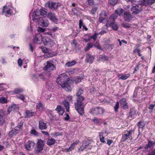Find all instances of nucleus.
<instances>
[{
	"label": "nucleus",
	"instance_id": "1",
	"mask_svg": "<svg viewBox=\"0 0 155 155\" xmlns=\"http://www.w3.org/2000/svg\"><path fill=\"white\" fill-rule=\"evenodd\" d=\"M67 79L65 75L62 74L58 76L56 81L58 85H60L67 91H70L73 87L74 82L70 79L66 81Z\"/></svg>",
	"mask_w": 155,
	"mask_h": 155
},
{
	"label": "nucleus",
	"instance_id": "2",
	"mask_svg": "<svg viewBox=\"0 0 155 155\" xmlns=\"http://www.w3.org/2000/svg\"><path fill=\"white\" fill-rule=\"evenodd\" d=\"M44 69L47 71L44 72L39 75L40 78L43 80L47 79L50 77L51 74L48 72H51L55 70L56 67L53 64L52 61H48L47 62L45 66Z\"/></svg>",
	"mask_w": 155,
	"mask_h": 155
},
{
	"label": "nucleus",
	"instance_id": "3",
	"mask_svg": "<svg viewBox=\"0 0 155 155\" xmlns=\"http://www.w3.org/2000/svg\"><path fill=\"white\" fill-rule=\"evenodd\" d=\"M76 99L74 103L75 108L78 113L81 115L84 114V105L83 101L84 100Z\"/></svg>",
	"mask_w": 155,
	"mask_h": 155
},
{
	"label": "nucleus",
	"instance_id": "4",
	"mask_svg": "<svg viewBox=\"0 0 155 155\" xmlns=\"http://www.w3.org/2000/svg\"><path fill=\"white\" fill-rule=\"evenodd\" d=\"M105 110L101 107H93L91 111V112L93 114L97 115L101 114L104 113Z\"/></svg>",
	"mask_w": 155,
	"mask_h": 155
},
{
	"label": "nucleus",
	"instance_id": "5",
	"mask_svg": "<svg viewBox=\"0 0 155 155\" xmlns=\"http://www.w3.org/2000/svg\"><path fill=\"white\" fill-rule=\"evenodd\" d=\"M61 6V4L59 3L49 2L46 4V7H48L52 9L56 10Z\"/></svg>",
	"mask_w": 155,
	"mask_h": 155
},
{
	"label": "nucleus",
	"instance_id": "6",
	"mask_svg": "<svg viewBox=\"0 0 155 155\" xmlns=\"http://www.w3.org/2000/svg\"><path fill=\"white\" fill-rule=\"evenodd\" d=\"M38 23L43 27H47L49 24L48 20L45 18L42 17H40L38 19Z\"/></svg>",
	"mask_w": 155,
	"mask_h": 155
},
{
	"label": "nucleus",
	"instance_id": "7",
	"mask_svg": "<svg viewBox=\"0 0 155 155\" xmlns=\"http://www.w3.org/2000/svg\"><path fill=\"white\" fill-rule=\"evenodd\" d=\"M142 10L141 6L137 5L132 6L131 8L132 13L134 15H136L140 13Z\"/></svg>",
	"mask_w": 155,
	"mask_h": 155
},
{
	"label": "nucleus",
	"instance_id": "8",
	"mask_svg": "<svg viewBox=\"0 0 155 155\" xmlns=\"http://www.w3.org/2000/svg\"><path fill=\"white\" fill-rule=\"evenodd\" d=\"M134 131V130L133 129L129 130L127 131V133L122 135V137L121 139V141L122 142H124L127 140L128 139L130 138V137H131V139H132V138L131 136V135Z\"/></svg>",
	"mask_w": 155,
	"mask_h": 155
},
{
	"label": "nucleus",
	"instance_id": "9",
	"mask_svg": "<svg viewBox=\"0 0 155 155\" xmlns=\"http://www.w3.org/2000/svg\"><path fill=\"white\" fill-rule=\"evenodd\" d=\"M37 142V147L36 150L38 152H41L43 149L45 145V141L41 139H38Z\"/></svg>",
	"mask_w": 155,
	"mask_h": 155
},
{
	"label": "nucleus",
	"instance_id": "10",
	"mask_svg": "<svg viewBox=\"0 0 155 155\" xmlns=\"http://www.w3.org/2000/svg\"><path fill=\"white\" fill-rule=\"evenodd\" d=\"M106 26L107 27L110 26L114 30L116 31L118 30V28L117 25L114 22H111L110 21H108L106 23Z\"/></svg>",
	"mask_w": 155,
	"mask_h": 155
},
{
	"label": "nucleus",
	"instance_id": "11",
	"mask_svg": "<svg viewBox=\"0 0 155 155\" xmlns=\"http://www.w3.org/2000/svg\"><path fill=\"white\" fill-rule=\"evenodd\" d=\"M2 12L5 13L6 16L9 17L12 13V11L8 7L5 6L3 8Z\"/></svg>",
	"mask_w": 155,
	"mask_h": 155
},
{
	"label": "nucleus",
	"instance_id": "12",
	"mask_svg": "<svg viewBox=\"0 0 155 155\" xmlns=\"http://www.w3.org/2000/svg\"><path fill=\"white\" fill-rule=\"evenodd\" d=\"M123 17L124 20L127 22L130 21L133 18L131 15L128 12H124V13Z\"/></svg>",
	"mask_w": 155,
	"mask_h": 155
},
{
	"label": "nucleus",
	"instance_id": "13",
	"mask_svg": "<svg viewBox=\"0 0 155 155\" xmlns=\"http://www.w3.org/2000/svg\"><path fill=\"white\" fill-rule=\"evenodd\" d=\"M35 144L34 141L29 140L26 143L25 145V148L27 150H31L34 147Z\"/></svg>",
	"mask_w": 155,
	"mask_h": 155
},
{
	"label": "nucleus",
	"instance_id": "14",
	"mask_svg": "<svg viewBox=\"0 0 155 155\" xmlns=\"http://www.w3.org/2000/svg\"><path fill=\"white\" fill-rule=\"evenodd\" d=\"M120 104L122 107L124 109H126L128 108V106L125 98H123L120 100Z\"/></svg>",
	"mask_w": 155,
	"mask_h": 155
},
{
	"label": "nucleus",
	"instance_id": "15",
	"mask_svg": "<svg viewBox=\"0 0 155 155\" xmlns=\"http://www.w3.org/2000/svg\"><path fill=\"white\" fill-rule=\"evenodd\" d=\"M47 17L49 18L52 21L54 22L57 21V19L55 15L52 12H49L47 15Z\"/></svg>",
	"mask_w": 155,
	"mask_h": 155
},
{
	"label": "nucleus",
	"instance_id": "16",
	"mask_svg": "<svg viewBox=\"0 0 155 155\" xmlns=\"http://www.w3.org/2000/svg\"><path fill=\"white\" fill-rule=\"evenodd\" d=\"M83 90L81 89H79L78 92H77L76 95L77 97V99L79 100L82 99L84 100V97L82 96V95L83 94Z\"/></svg>",
	"mask_w": 155,
	"mask_h": 155
},
{
	"label": "nucleus",
	"instance_id": "17",
	"mask_svg": "<svg viewBox=\"0 0 155 155\" xmlns=\"http://www.w3.org/2000/svg\"><path fill=\"white\" fill-rule=\"evenodd\" d=\"M41 35L40 34H38L35 35L34 39V43L37 44H40L41 42L40 40H41Z\"/></svg>",
	"mask_w": 155,
	"mask_h": 155
},
{
	"label": "nucleus",
	"instance_id": "18",
	"mask_svg": "<svg viewBox=\"0 0 155 155\" xmlns=\"http://www.w3.org/2000/svg\"><path fill=\"white\" fill-rule=\"evenodd\" d=\"M94 56L90 54H87L85 62L87 63L89 62L91 64L94 61Z\"/></svg>",
	"mask_w": 155,
	"mask_h": 155
},
{
	"label": "nucleus",
	"instance_id": "19",
	"mask_svg": "<svg viewBox=\"0 0 155 155\" xmlns=\"http://www.w3.org/2000/svg\"><path fill=\"white\" fill-rule=\"evenodd\" d=\"M106 17L107 15L105 12L104 11L102 12L99 15V22L101 23L103 22V21L105 20Z\"/></svg>",
	"mask_w": 155,
	"mask_h": 155
},
{
	"label": "nucleus",
	"instance_id": "20",
	"mask_svg": "<svg viewBox=\"0 0 155 155\" xmlns=\"http://www.w3.org/2000/svg\"><path fill=\"white\" fill-rule=\"evenodd\" d=\"M39 128L41 130L46 129L47 128V124L44 122L43 120H39Z\"/></svg>",
	"mask_w": 155,
	"mask_h": 155
},
{
	"label": "nucleus",
	"instance_id": "21",
	"mask_svg": "<svg viewBox=\"0 0 155 155\" xmlns=\"http://www.w3.org/2000/svg\"><path fill=\"white\" fill-rule=\"evenodd\" d=\"M40 15L38 10H36L32 14V20L34 21L37 19L38 21V19L40 17H39Z\"/></svg>",
	"mask_w": 155,
	"mask_h": 155
},
{
	"label": "nucleus",
	"instance_id": "22",
	"mask_svg": "<svg viewBox=\"0 0 155 155\" xmlns=\"http://www.w3.org/2000/svg\"><path fill=\"white\" fill-rule=\"evenodd\" d=\"M55 110L57 111L58 113L60 115H62L64 113V109L61 106L58 105Z\"/></svg>",
	"mask_w": 155,
	"mask_h": 155
},
{
	"label": "nucleus",
	"instance_id": "23",
	"mask_svg": "<svg viewBox=\"0 0 155 155\" xmlns=\"http://www.w3.org/2000/svg\"><path fill=\"white\" fill-rule=\"evenodd\" d=\"M25 116L27 117H29L34 116L35 113L34 112H32L31 110H27L26 111Z\"/></svg>",
	"mask_w": 155,
	"mask_h": 155
},
{
	"label": "nucleus",
	"instance_id": "24",
	"mask_svg": "<svg viewBox=\"0 0 155 155\" xmlns=\"http://www.w3.org/2000/svg\"><path fill=\"white\" fill-rule=\"evenodd\" d=\"M55 141L54 138L49 139L47 141V144L48 146H51L54 144Z\"/></svg>",
	"mask_w": 155,
	"mask_h": 155
},
{
	"label": "nucleus",
	"instance_id": "25",
	"mask_svg": "<svg viewBox=\"0 0 155 155\" xmlns=\"http://www.w3.org/2000/svg\"><path fill=\"white\" fill-rule=\"evenodd\" d=\"M18 133V131L15 128L13 130H12L9 133V135L11 136H13L14 135H15Z\"/></svg>",
	"mask_w": 155,
	"mask_h": 155
},
{
	"label": "nucleus",
	"instance_id": "26",
	"mask_svg": "<svg viewBox=\"0 0 155 155\" xmlns=\"http://www.w3.org/2000/svg\"><path fill=\"white\" fill-rule=\"evenodd\" d=\"M117 17V15L116 13L113 14L110 17L108 21H110L111 22H114L115 20Z\"/></svg>",
	"mask_w": 155,
	"mask_h": 155
},
{
	"label": "nucleus",
	"instance_id": "27",
	"mask_svg": "<svg viewBox=\"0 0 155 155\" xmlns=\"http://www.w3.org/2000/svg\"><path fill=\"white\" fill-rule=\"evenodd\" d=\"M154 143V142L153 141L148 140V143L145 146V148L146 149H148L152 147Z\"/></svg>",
	"mask_w": 155,
	"mask_h": 155
},
{
	"label": "nucleus",
	"instance_id": "28",
	"mask_svg": "<svg viewBox=\"0 0 155 155\" xmlns=\"http://www.w3.org/2000/svg\"><path fill=\"white\" fill-rule=\"evenodd\" d=\"M63 104L64 105L65 108L66 109V111L68 112H69V102L66 101H64L63 102Z\"/></svg>",
	"mask_w": 155,
	"mask_h": 155
},
{
	"label": "nucleus",
	"instance_id": "29",
	"mask_svg": "<svg viewBox=\"0 0 155 155\" xmlns=\"http://www.w3.org/2000/svg\"><path fill=\"white\" fill-rule=\"evenodd\" d=\"M41 41L43 42L45 45L47 46L49 41V38L47 36L41 38Z\"/></svg>",
	"mask_w": 155,
	"mask_h": 155
},
{
	"label": "nucleus",
	"instance_id": "30",
	"mask_svg": "<svg viewBox=\"0 0 155 155\" xmlns=\"http://www.w3.org/2000/svg\"><path fill=\"white\" fill-rule=\"evenodd\" d=\"M16 108V105L15 104H12L11 106L9 107L8 110V114L13 110H15Z\"/></svg>",
	"mask_w": 155,
	"mask_h": 155
},
{
	"label": "nucleus",
	"instance_id": "31",
	"mask_svg": "<svg viewBox=\"0 0 155 155\" xmlns=\"http://www.w3.org/2000/svg\"><path fill=\"white\" fill-rule=\"evenodd\" d=\"M23 124V121H21L18 123L17 126L15 127V128L19 131L20 129H21L22 128Z\"/></svg>",
	"mask_w": 155,
	"mask_h": 155
},
{
	"label": "nucleus",
	"instance_id": "32",
	"mask_svg": "<svg viewBox=\"0 0 155 155\" xmlns=\"http://www.w3.org/2000/svg\"><path fill=\"white\" fill-rule=\"evenodd\" d=\"M76 63V61L73 60L71 62H68L66 64V66L68 67H71L75 65Z\"/></svg>",
	"mask_w": 155,
	"mask_h": 155
},
{
	"label": "nucleus",
	"instance_id": "33",
	"mask_svg": "<svg viewBox=\"0 0 155 155\" xmlns=\"http://www.w3.org/2000/svg\"><path fill=\"white\" fill-rule=\"evenodd\" d=\"M136 112V111L134 108H132L130 109V115L131 117L132 118L135 115Z\"/></svg>",
	"mask_w": 155,
	"mask_h": 155
},
{
	"label": "nucleus",
	"instance_id": "34",
	"mask_svg": "<svg viewBox=\"0 0 155 155\" xmlns=\"http://www.w3.org/2000/svg\"><path fill=\"white\" fill-rule=\"evenodd\" d=\"M93 46V44L92 43H88L86 47L85 48L84 50L85 51H87L90 48H92Z\"/></svg>",
	"mask_w": 155,
	"mask_h": 155
},
{
	"label": "nucleus",
	"instance_id": "35",
	"mask_svg": "<svg viewBox=\"0 0 155 155\" xmlns=\"http://www.w3.org/2000/svg\"><path fill=\"white\" fill-rule=\"evenodd\" d=\"M124 11L122 9L118 8L116 10L115 12L117 15H118L120 16V15Z\"/></svg>",
	"mask_w": 155,
	"mask_h": 155
},
{
	"label": "nucleus",
	"instance_id": "36",
	"mask_svg": "<svg viewBox=\"0 0 155 155\" xmlns=\"http://www.w3.org/2000/svg\"><path fill=\"white\" fill-rule=\"evenodd\" d=\"M99 134V137L100 141L103 143H104L105 141L104 140V137L103 136V133H100Z\"/></svg>",
	"mask_w": 155,
	"mask_h": 155
},
{
	"label": "nucleus",
	"instance_id": "37",
	"mask_svg": "<svg viewBox=\"0 0 155 155\" xmlns=\"http://www.w3.org/2000/svg\"><path fill=\"white\" fill-rule=\"evenodd\" d=\"M139 2L140 4L139 5H140V6H141V5H143L145 6L147 5V1H146L145 0H139Z\"/></svg>",
	"mask_w": 155,
	"mask_h": 155
},
{
	"label": "nucleus",
	"instance_id": "38",
	"mask_svg": "<svg viewBox=\"0 0 155 155\" xmlns=\"http://www.w3.org/2000/svg\"><path fill=\"white\" fill-rule=\"evenodd\" d=\"M37 107L38 109L42 110L44 109V106L41 102H39L38 105H37Z\"/></svg>",
	"mask_w": 155,
	"mask_h": 155
},
{
	"label": "nucleus",
	"instance_id": "39",
	"mask_svg": "<svg viewBox=\"0 0 155 155\" xmlns=\"http://www.w3.org/2000/svg\"><path fill=\"white\" fill-rule=\"evenodd\" d=\"M39 14L40 15L44 16L46 15L47 13V11L45 10L41 9L39 10H38Z\"/></svg>",
	"mask_w": 155,
	"mask_h": 155
},
{
	"label": "nucleus",
	"instance_id": "40",
	"mask_svg": "<svg viewBox=\"0 0 155 155\" xmlns=\"http://www.w3.org/2000/svg\"><path fill=\"white\" fill-rule=\"evenodd\" d=\"M130 76V75L129 74H127L124 75H122L121 77H120V79L122 80H125L128 78Z\"/></svg>",
	"mask_w": 155,
	"mask_h": 155
},
{
	"label": "nucleus",
	"instance_id": "41",
	"mask_svg": "<svg viewBox=\"0 0 155 155\" xmlns=\"http://www.w3.org/2000/svg\"><path fill=\"white\" fill-rule=\"evenodd\" d=\"M42 51L44 53H48L49 52V49L47 48L44 47H40Z\"/></svg>",
	"mask_w": 155,
	"mask_h": 155
},
{
	"label": "nucleus",
	"instance_id": "42",
	"mask_svg": "<svg viewBox=\"0 0 155 155\" xmlns=\"http://www.w3.org/2000/svg\"><path fill=\"white\" fill-rule=\"evenodd\" d=\"M47 86L48 87V89L50 90L53 88L54 85L53 84L50 82H48L46 84Z\"/></svg>",
	"mask_w": 155,
	"mask_h": 155
},
{
	"label": "nucleus",
	"instance_id": "43",
	"mask_svg": "<svg viewBox=\"0 0 155 155\" xmlns=\"http://www.w3.org/2000/svg\"><path fill=\"white\" fill-rule=\"evenodd\" d=\"M137 126L138 127V128L139 129L140 128L143 129V127L144 126V124L142 122L140 121L137 124Z\"/></svg>",
	"mask_w": 155,
	"mask_h": 155
},
{
	"label": "nucleus",
	"instance_id": "44",
	"mask_svg": "<svg viewBox=\"0 0 155 155\" xmlns=\"http://www.w3.org/2000/svg\"><path fill=\"white\" fill-rule=\"evenodd\" d=\"M23 90L22 88H18L15 89L14 91V93L16 94H18L21 93L23 92Z\"/></svg>",
	"mask_w": 155,
	"mask_h": 155
},
{
	"label": "nucleus",
	"instance_id": "45",
	"mask_svg": "<svg viewBox=\"0 0 155 155\" xmlns=\"http://www.w3.org/2000/svg\"><path fill=\"white\" fill-rule=\"evenodd\" d=\"M100 58L104 61H107L108 60L109 58L105 55L103 54L101 55Z\"/></svg>",
	"mask_w": 155,
	"mask_h": 155
},
{
	"label": "nucleus",
	"instance_id": "46",
	"mask_svg": "<svg viewBox=\"0 0 155 155\" xmlns=\"http://www.w3.org/2000/svg\"><path fill=\"white\" fill-rule=\"evenodd\" d=\"M7 102V99L5 97H0V103L4 104Z\"/></svg>",
	"mask_w": 155,
	"mask_h": 155
},
{
	"label": "nucleus",
	"instance_id": "47",
	"mask_svg": "<svg viewBox=\"0 0 155 155\" xmlns=\"http://www.w3.org/2000/svg\"><path fill=\"white\" fill-rule=\"evenodd\" d=\"M98 9V8L97 7L93 8L91 10L90 13L93 15H94Z\"/></svg>",
	"mask_w": 155,
	"mask_h": 155
},
{
	"label": "nucleus",
	"instance_id": "48",
	"mask_svg": "<svg viewBox=\"0 0 155 155\" xmlns=\"http://www.w3.org/2000/svg\"><path fill=\"white\" fill-rule=\"evenodd\" d=\"M119 108V102L118 101H117L116 104L114 107V110L116 112L118 111V109Z\"/></svg>",
	"mask_w": 155,
	"mask_h": 155
},
{
	"label": "nucleus",
	"instance_id": "49",
	"mask_svg": "<svg viewBox=\"0 0 155 155\" xmlns=\"http://www.w3.org/2000/svg\"><path fill=\"white\" fill-rule=\"evenodd\" d=\"M155 2V0H147V5H151L153 4Z\"/></svg>",
	"mask_w": 155,
	"mask_h": 155
},
{
	"label": "nucleus",
	"instance_id": "50",
	"mask_svg": "<svg viewBox=\"0 0 155 155\" xmlns=\"http://www.w3.org/2000/svg\"><path fill=\"white\" fill-rule=\"evenodd\" d=\"M74 147L71 144V145L70 147L68 149L64 150V151L67 152H70L71 151Z\"/></svg>",
	"mask_w": 155,
	"mask_h": 155
},
{
	"label": "nucleus",
	"instance_id": "51",
	"mask_svg": "<svg viewBox=\"0 0 155 155\" xmlns=\"http://www.w3.org/2000/svg\"><path fill=\"white\" fill-rule=\"evenodd\" d=\"M54 42L53 41L49 38V41L48 42V43L47 46H52L54 45Z\"/></svg>",
	"mask_w": 155,
	"mask_h": 155
},
{
	"label": "nucleus",
	"instance_id": "52",
	"mask_svg": "<svg viewBox=\"0 0 155 155\" xmlns=\"http://www.w3.org/2000/svg\"><path fill=\"white\" fill-rule=\"evenodd\" d=\"M109 2L112 5H114L117 3V1L116 0H109Z\"/></svg>",
	"mask_w": 155,
	"mask_h": 155
},
{
	"label": "nucleus",
	"instance_id": "53",
	"mask_svg": "<svg viewBox=\"0 0 155 155\" xmlns=\"http://www.w3.org/2000/svg\"><path fill=\"white\" fill-rule=\"evenodd\" d=\"M121 25L125 28H129L130 27V25L127 23H123L121 24Z\"/></svg>",
	"mask_w": 155,
	"mask_h": 155
},
{
	"label": "nucleus",
	"instance_id": "54",
	"mask_svg": "<svg viewBox=\"0 0 155 155\" xmlns=\"http://www.w3.org/2000/svg\"><path fill=\"white\" fill-rule=\"evenodd\" d=\"M16 97L17 98L19 99L22 101H24L25 99L24 96L22 95H17L16 96Z\"/></svg>",
	"mask_w": 155,
	"mask_h": 155
},
{
	"label": "nucleus",
	"instance_id": "55",
	"mask_svg": "<svg viewBox=\"0 0 155 155\" xmlns=\"http://www.w3.org/2000/svg\"><path fill=\"white\" fill-rule=\"evenodd\" d=\"M87 4L90 5H92L94 4V0H87Z\"/></svg>",
	"mask_w": 155,
	"mask_h": 155
},
{
	"label": "nucleus",
	"instance_id": "56",
	"mask_svg": "<svg viewBox=\"0 0 155 155\" xmlns=\"http://www.w3.org/2000/svg\"><path fill=\"white\" fill-rule=\"evenodd\" d=\"M4 122V120L3 116L0 115V125L2 124Z\"/></svg>",
	"mask_w": 155,
	"mask_h": 155
},
{
	"label": "nucleus",
	"instance_id": "57",
	"mask_svg": "<svg viewBox=\"0 0 155 155\" xmlns=\"http://www.w3.org/2000/svg\"><path fill=\"white\" fill-rule=\"evenodd\" d=\"M89 145V143L87 141H85L84 143H83V144L82 146L84 147V148H86L87 146H88Z\"/></svg>",
	"mask_w": 155,
	"mask_h": 155
},
{
	"label": "nucleus",
	"instance_id": "58",
	"mask_svg": "<svg viewBox=\"0 0 155 155\" xmlns=\"http://www.w3.org/2000/svg\"><path fill=\"white\" fill-rule=\"evenodd\" d=\"M94 46L95 47H96L98 49L101 50V48L100 47L99 43L97 42H96L94 44Z\"/></svg>",
	"mask_w": 155,
	"mask_h": 155
},
{
	"label": "nucleus",
	"instance_id": "59",
	"mask_svg": "<svg viewBox=\"0 0 155 155\" xmlns=\"http://www.w3.org/2000/svg\"><path fill=\"white\" fill-rule=\"evenodd\" d=\"M98 34V33H95L94 34L91 36V38L93 39L94 41H95L96 38H97V36Z\"/></svg>",
	"mask_w": 155,
	"mask_h": 155
},
{
	"label": "nucleus",
	"instance_id": "60",
	"mask_svg": "<svg viewBox=\"0 0 155 155\" xmlns=\"http://www.w3.org/2000/svg\"><path fill=\"white\" fill-rule=\"evenodd\" d=\"M30 133L35 135H37L38 134V132L34 129H32L31 130Z\"/></svg>",
	"mask_w": 155,
	"mask_h": 155
},
{
	"label": "nucleus",
	"instance_id": "61",
	"mask_svg": "<svg viewBox=\"0 0 155 155\" xmlns=\"http://www.w3.org/2000/svg\"><path fill=\"white\" fill-rule=\"evenodd\" d=\"M37 30L38 32H43L45 31V29L40 27H38Z\"/></svg>",
	"mask_w": 155,
	"mask_h": 155
},
{
	"label": "nucleus",
	"instance_id": "62",
	"mask_svg": "<svg viewBox=\"0 0 155 155\" xmlns=\"http://www.w3.org/2000/svg\"><path fill=\"white\" fill-rule=\"evenodd\" d=\"M18 62L19 65L20 66H21L22 64V61L21 59H18Z\"/></svg>",
	"mask_w": 155,
	"mask_h": 155
},
{
	"label": "nucleus",
	"instance_id": "63",
	"mask_svg": "<svg viewBox=\"0 0 155 155\" xmlns=\"http://www.w3.org/2000/svg\"><path fill=\"white\" fill-rule=\"evenodd\" d=\"M62 135V133L60 132H55L54 134V135L56 137Z\"/></svg>",
	"mask_w": 155,
	"mask_h": 155
},
{
	"label": "nucleus",
	"instance_id": "64",
	"mask_svg": "<svg viewBox=\"0 0 155 155\" xmlns=\"http://www.w3.org/2000/svg\"><path fill=\"white\" fill-rule=\"evenodd\" d=\"M155 107V102L154 104H151L149 107V108L150 109L152 110L154 107Z\"/></svg>",
	"mask_w": 155,
	"mask_h": 155
}]
</instances>
